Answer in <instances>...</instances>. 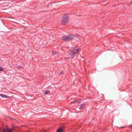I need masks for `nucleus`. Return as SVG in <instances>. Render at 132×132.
<instances>
[{"label":"nucleus","instance_id":"nucleus-1","mask_svg":"<svg viewBox=\"0 0 132 132\" xmlns=\"http://www.w3.org/2000/svg\"><path fill=\"white\" fill-rule=\"evenodd\" d=\"M80 49L79 48H74L69 53V54L66 53L65 55L66 56H67L68 57L67 58L68 59H72L75 57L77 54L79 52Z\"/></svg>","mask_w":132,"mask_h":132},{"label":"nucleus","instance_id":"nucleus-2","mask_svg":"<svg viewBox=\"0 0 132 132\" xmlns=\"http://www.w3.org/2000/svg\"><path fill=\"white\" fill-rule=\"evenodd\" d=\"M69 21V16L68 14H65L62 17V23L63 24L65 25Z\"/></svg>","mask_w":132,"mask_h":132},{"label":"nucleus","instance_id":"nucleus-3","mask_svg":"<svg viewBox=\"0 0 132 132\" xmlns=\"http://www.w3.org/2000/svg\"><path fill=\"white\" fill-rule=\"evenodd\" d=\"M74 36L72 35H70L69 36H63L62 38V40L64 41H69L71 40L73 38Z\"/></svg>","mask_w":132,"mask_h":132},{"label":"nucleus","instance_id":"nucleus-4","mask_svg":"<svg viewBox=\"0 0 132 132\" xmlns=\"http://www.w3.org/2000/svg\"><path fill=\"white\" fill-rule=\"evenodd\" d=\"M13 132V130L9 128H5L2 129L0 128V132Z\"/></svg>","mask_w":132,"mask_h":132},{"label":"nucleus","instance_id":"nucleus-5","mask_svg":"<svg viewBox=\"0 0 132 132\" xmlns=\"http://www.w3.org/2000/svg\"><path fill=\"white\" fill-rule=\"evenodd\" d=\"M0 96L3 98H10V97L9 96H7L3 94H0Z\"/></svg>","mask_w":132,"mask_h":132},{"label":"nucleus","instance_id":"nucleus-6","mask_svg":"<svg viewBox=\"0 0 132 132\" xmlns=\"http://www.w3.org/2000/svg\"><path fill=\"white\" fill-rule=\"evenodd\" d=\"M63 128L62 127H60L58 129L57 131V132H63Z\"/></svg>","mask_w":132,"mask_h":132},{"label":"nucleus","instance_id":"nucleus-7","mask_svg":"<svg viewBox=\"0 0 132 132\" xmlns=\"http://www.w3.org/2000/svg\"><path fill=\"white\" fill-rule=\"evenodd\" d=\"M82 100L81 99H80L77 100H75L74 101L72 102V103H73L74 102H76L79 103L82 102Z\"/></svg>","mask_w":132,"mask_h":132},{"label":"nucleus","instance_id":"nucleus-8","mask_svg":"<svg viewBox=\"0 0 132 132\" xmlns=\"http://www.w3.org/2000/svg\"><path fill=\"white\" fill-rule=\"evenodd\" d=\"M50 93V91L48 90H47L44 93V94H49Z\"/></svg>","mask_w":132,"mask_h":132},{"label":"nucleus","instance_id":"nucleus-9","mask_svg":"<svg viewBox=\"0 0 132 132\" xmlns=\"http://www.w3.org/2000/svg\"><path fill=\"white\" fill-rule=\"evenodd\" d=\"M84 108V107L82 106L81 105L80 107L79 108V109H80V110H81L83 109Z\"/></svg>","mask_w":132,"mask_h":132},{"label":"nucleus","instance_id":"nucleus-10","mask_svg":"<svg viewBox=\"0 0 132 132\" xmlns=\"http://www.w3.org/2000/svg\"><path fill=\"white\" fill-rule=\"evenodd\" d=\"M3 70V68L0 66V71H2Z\"/></svg>","mask_w":132,"mask_h":132},{"label":"nucleus","instance_id":"nucleus-11","mask_svg":"<svg viewBox=\"0 0 132 132\" xmlns=\"http://www.w3.org/2000/svg\"><path fill=\"white\" fill-rule=\"evenodd\" d=\"M85 105V103H83L82 104H81V106H84V105Z\"/></svg>","mask_w":132,"mask_h":132},{"label":"nucleus","instance_id":"nucleus-12","mask_svg":"<svg viewBox=\"0 0 132 132\" xmlns=\"http://www.w3.org/2000/svg\"><path fill=\"white\" fill-rule=\"evenodd\" d=\"M64 73V71H62L60 73V74H63Z\"/></svg>","mask_w":132,"mask_h":132},{"label":"nucleus","instance_id":"nucleus-13","mask_svg":"<svg viewBox=\"0 0 132 132\" xmlns=\"http://www.w3.org/2000/svg\"><path fill=\"white\" fill-rule=\"evenodd\" d=\"M42 132H48V131L47 130H45L43 131Z\"/></svg>","mask_w":132,"mask_h":132},{"label":"nucleus","instance_id":"nucleus-14","mask_svg":"<svg viewBox=\"0 0 132 132\" xmlns=\"http://www.w3.org/2000/svg\"><path fill=\"white\" fill-rule=\"evenodd\" d=\"M130 2L131 3H132V1Z\"/></svg>","mask_w":132,"mask_h":132}]
</instances>
